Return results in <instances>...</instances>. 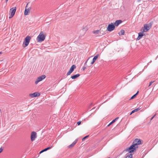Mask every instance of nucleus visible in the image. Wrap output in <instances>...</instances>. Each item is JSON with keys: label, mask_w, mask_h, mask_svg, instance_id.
Instances as JSON below:
<instances>
[{"label": "nucleus", "mask_w": 158, "mask_h": 158, "mask_svg": "<svg viewBox=\"0 0 158 158\" xmlns=\"http://www.w3.org/2000/svg\"><path fill=\"white\" fill-rule=\"evenodd\" d=\"M141 144V140L139 139H136L134 141L133 144L127 148V151L130 152H133L135 151L136 149L138 148V145Z\"/></svg>", "instance_id": "f257e3e1"}, {"label": "nucleus", "mask_w": 158, "mask_h": 158, "mask_svg": "<svg viewBox=\"0 0 158 158\" xmlns=\"http://www.w3.org/2000/svg\"><path fill=\"white\" fill-rule=\"evenodd\" d=\"M45 35L43 31H41L37 37V40L38 42H41L43 41L45 38Z\"/></svg>", "instance_id": "f03ea898"}, {"label": "nucleus", "mask_w": 158, "mask_h": 158, "mask_svg": "<svg viewBox=\"0 0 158 158\" xmlns=\"http://www.w3.org/2000/svg\"><path fill=\"white\" fill-rule=\"evenodd\" d=\"M151 27V25H149L148 24H144L143 25V27L141 28V31L142 33L146 32L150 29Z\"/></svg>", "instance_id": "7ed1b4c3"}, {"label": "nucleus", "mask_w": 158, "mask_h": 158, "mask_svg": "<svg viewBox=\"0 0 158 158\" xmlns=\"http://www.w3.org/2000/svg\"><path fill=\"white\" fill-rule=\"evenodd\" d=\"M31 38V37L29 36L26 37L24 39L23 44V48H25L30 43Z\"/></svg>", "instance_id": "20e7f679"}, {"label": "nucleus", "mask_w": 158, "mask_h": 158, "mask_svg": "<svg viewBox=\"0 0 158 158\" xmlns=\"http://www.w3.org/2000/svg\"><path fill=\"white\" fill-rule=\"evenodd\" d=\"M16 7H14L10 9V15L9 17V19H10L13 17L16 12Z\"/></svg>", "instance_id": "39448f33"}, {"label": "nucleus", "mask_w": 158, "mask_h": 158, "mask_svg": "<svg viewBox=\"0 0 158 158\" xmlns=\"http://www.w3.org/2000/svg\"><path fill=\"white\" fill-rule=\"evenodd\" d=\"M46 77V76L45 75H43L42 76H41L36 79V81H35V84H37L38 82L42 81L43 79H44Z\"/></svg>", "instance_id": "423d86ee"}, {"label": "nucleus", "mask_w": 158, "mask_h": 158, "mask_svg": "<svg viewBox=\"0 0 158 158\" xmlns=\"http://www.w3.org/2000/svg\"><path fill=\"white\" fill-rule=\"evenodd\" d=\"M115 28L114 25L112 23L109 24L107 28V30L109 31H111Z\"/></svg>", "instance_id": "0eeeda50"}, {"label": "nucleus", "mask_w": 158, "mask_h": 158, "mask_svg": "<svg viewBox=\"0 0 158 158\" xmlns=\"http://www.w3.org/2000/svg\"><path fill=\"white\" fill-rule=\"evenodd\" d=\"M37 137V134L35 131H32L31 133V139L32 141H34Z\"/></svg>", "instance_id": "6e6552de"}, {"label": "nucleus", "mask_w": 158, "mask_h": 158, "mask_svg": "<svg viewBox=\"0 0 158 158\" xmlns=\"http://www.w3.org/2000/svg\"><path fill=\"white\" fill-rule=\"evenodd\" d=\"M31 9V7H28V3L27 4L26 6V8L24 11V15H28L29 14Z\"/></svg>", "instance_id": "1a4fd4ad"}, {"label": "nucleus", "mask_w": 158, "mask_h": 158, "mask_svg": "<svg viewBox=\"0 0 158 158\" xmlns=\"http://www.w3.org/2000/svg\"><path fill=\"white\" fill-rule=\"evenodd\" d=\"M127 148L125 150V152H127L125 158H132L133 152H130L128 151H127Z\"/></svg>", "instance_id": "9d476101"}, {"label": "nucleus", "mask_w": 158, "mask_h": 158, "mask_svg": "<svg viewBox=\"0 0 158 158\" xmlns=\"http://www.w3.org/2000/svg\"><path fill=\"white\" fill-rule=\"evenodd\" d=\"M29 95L31 98H34L39 96L40 95V94L38 92H35L30 94Z\"/></svg>", "instance_id": "9b49d317"}, {"label": "nucleus", "mask_w": 158, "mask_h": 158, "mask_svg": "<svg viewBox=\"0 0 158 158\" xmlns=\"http://www.w3.org/2000/svg\"><path fill=\"white\" fill-rule=\"evenodd\" d=\"M76 66L74 65H73L70 68V70L67 73V75H69L74 70V69L76 68Z\"/></svg>", "instance_id": "f8f14e48"}, {"label": "nucleus", "mask_w": 158, "mask_h": 158, "mask_svg": "<svg viewBox=\"0 0 158 158\" xmlns=\"http://www.w3.org/2000/svg\"><path fill=\"white\" fill-rule=\"evenodd\" d=\"M78 140L77 139H76L73 142V143L71 144L70 145H69L68 147V148H69L71 149L73 147H74L75 144L77 143V142Z\"/></svg>", "instance_id": "ddd939ff"}, {"label": "nucleus", "mask_w": 158, "mask_h": 158, "mask_svg": "<svg viewBox=\"0 0 158 158\" xmlns=\"http://www.w3.org/2000/svg\"><path fill=\"white\" fill-rule=\"evenodd\" d=\"M143 33H142V32H139V33L138 36L137 38V40H139L142 38V37L143 36Z\"/></svg>", "instance_id": "4468645a"}, {"label": "nucleus", "mask_w": 158, "mask_h": 158, "mask_svg": "<svg viewBox=\"0 0 158 158\" xmlns=\"http://www.w3.org/2000/svg\"><path fill=\"white\" fill-rule=\"evenodd\" d=\"M98 55H97L95 56L94 57V58H93L92 61L91 62V64H93L94 63L95 61H96V60L98 58Z\"/></svg>", "instance_id": "2eb2a0df"}, {"label": "nucleus", "mask_w": 158, "mask_h": 158, "mask_svg": "<svg viewBox=\"0 0 158 158\" xmlns=\"http://www.w3.org/2000/svg\"><path fill=\"white\" fill-rule=\"evenodd\" d=\"M92 33L95 35H98L101 33L100 29L93 31Z\"/></svg>", "instance_id": "dca6fc26"}, {"label": "nucleus", "mask_w": 158, "mask_h": 158, "mask_svg": "<svg viewBox=\"0 0 158 158\" xmlns=\"http://www.w3.org/2000/svg\"><path fill=\"white\" fill-rule=\"evenodd\" d=\"M80 75L79 74H77L73 76H71V78L72 79H75L80 76Z\"/></svg>", "instance_id": "f3484780"}, {"label": "nucleus", "mask_w": 158, "mask_h": 158, "mask_svg": "<svg viewBox=\"0 0 158 158\" xmlns=\"http://www.w3.org/2000/svg\"><path fill=\"white\" fill-rule=\"evenodd\" d=\"M122 21L121 20H117L116 21L114 24L116 26H118L119 24H120L121 22Z\"/></svg>", "instance_id": "a211bd4d"}, {"label": "nucleus", "mask_w": 158, "mask_h": 158, "mask_svg": "<svg viewBox=\"0 0 158 158\" xmlns=\"http://www.w3.org/2000/svg\"><path fill=\"white\" fill-rule=\"evenodd\" d=\"M140 109V108H138L136 109H135L133 110L131 112V113H130V115H131V114H132L134 113V112H136L138 111Z\"/></svg>", "instance_id": "6ab92c4d"}, {"label": "nucleus", "mask_w": 158, "mask_h": 158, "mask_svg": "<svg viewBox=\"0 0 158 158\" xmlns=\"http://www.w3.org/2000/svg\"><path fill=\"white\" fill-rule=\"evenodd\" d=\"M139 93V91H138L137 92L136 94H135L134 95H133V96L131 97V98L130 99H134V98H135L136 96L137 95V94H138Z\"/></svg>", "instance_id": "aec40b11"}, {"label": "nucleus", "mask_w": 158, "mask_h": 158, "mask_svg": "<svg viewBox=\"0 0 158 158\" xmlns=\"http://www.w3.org/2000/svg\"><path fill=\"white\" fill-rule=\"evenodd\" d=\"M124 30H121L119 33V35H123L124 34Z\"/></svg>", "instance_id": "412c9836"}, {"label": "nucleus", "mask_w": 158, "mask_h": 158, "mask_svg": "<svg viewBox=\"0 0 158 158\" xmlns=\"http://www.w3.org/2000/svg\"><path fill=\"white\" fill-rule=\"evenodd\" d=\"M118 118H119V117H117L115 119L113 120L112 121H111V123L113 124V123H114L117 121V120L118 119Z\"/></svg>", "instance_id": "4be33fe9"}, {"label": "nucleus", "mask_w": 158, "mask_h": 158, "mask_svg": "<svg viewBox=\"0 0 158 158\" xmlns=\"http://www.w3.org/2000/svg\"><path fill=\"white\" fill-rule=\"evenodd\" d=\"M52 146H51L50 147H48V148L44 149L43 150L44 152L46 151H47V150L51 149L52 148Z\"/></svg>", "instance_id": "5701e85b"}, {"label": "nucleus", "mask_w": 158, "mask_h": 158, "mask_svg": "<svg viewBox=\"0 0 158 158\" xmlns=\"http://www.w3.org/2000/svg\"><path fill=\"white\" fill-rule=\"evenodd\" d=\"M89 136L88 135H87V136H85V137H84L82 139V140L83 141L84 140H85V139L88 138V137Z\"/></svg>", "instance_id": "b1692460"}, {"label": "nucleus", "mask_w": 158, "mask_h": 158, "mask_svg": "<svg viewBox=\"0 0 158 158\" xmlns=\"http://www.w3.org/2000/svg\"><path fill=\"white\" fill-rule=\"evenodd\" d=\"M154 82V81H151L149 85V86H150Z\"/></svg>", "instance_id": "393cba45"}, {"label": "nucleus", "mask_w": 158, "mask_h": 158, "mask_svg": "<svg viewBox=\"0 0 158 158\" xmlns=\"http://www.w3.org/2000/svg\"><path fill=\"white\" fill-rule=\"evenodd\" d=\"M3 149L2 147L1 148H0V153H1V152H2V151H3Z\"/></svg>", "instance_id": "a878e982"}, {"label": "nucleus", "mask_w": 158, "mask_h": 158, "mask_svg": "<svg viewBox=\"0 0 158 158\" xmlns=\"http://www.w3.org/2000/svg\"><path fill=\"white\" fill-rule=\"evenodd\" d=\"M81 123V121H79L77 123V124L78 125H80Z\"/></svg>", "instance_id": "bb28decb"}, {"label": "nucleus", "mask_w": 158, "mask_h": 158, "mask_svg": "<svg viewBox=\"0 0 158 158\" xmlns=\"http://www.w3.org/2000/svg\"><path fill=\"white\" fill-rule=\"evenodd\" d=\"M112 123H111V122L107 126L109 127Z\"/></svg>", "instance_id": "cd10ccee"}, {"label": "nucleus", "mask_w": 158, "mask_h": 158, "mask_svg": "<svg viewBox=\"0 0 158 158\" xmlns=\"http://www.w3.org/2000/svg\"><path fill=\"white\" fill-rule=\"evenodd\" d=\"M155 115L153 116L151 118V120H152L154 117V116H155Z\"/></svg>", "instance_id": "c85d7f7f"}, {"label": "nucleus", "mask_w": 158, "mask_h": 158, "mask_svg": "<svg viewBox=\"0 0 158 158\" xmlns=\"http://www.w3.org/2000/svg\"><path fill=\"white\" fill-rule=\"evenodd\" d=\"M85 67H83V70H85Z\"/></svg>", "instance_id": "c756f323"}, {"label": "nucleus", "mask_w": 158, "mask_h": 158, "mask_svg": "<svg viewBox=\"0 0 158 158\" xmlns=\"http://www.w3.org/2000/svg\"><path fill=\"white\" fill-rule=\"evenodd\" d=\"M42 153V151H41L40 152V154L41 153Z\"/></svg>", "instance_id": "7c9ffc66"}, {"label": "nucleus", "mask_w": 158, "mask_h": 158, "mask_svg": "<svg viewBox=\"0 0 158 158\" xmlns=\"http://www.w3.org/2000/svg\"><path fill=\"white\" fill-rule=\"evenodd\" d=\"M8 0H6V2L7 3V1H8Z\"/></svg>", "instance_id": "2f4dec72"}, {"label": "nucleus", "mask_w": 158, "mask_h": 158, "mask_svg": "<svg viewBox=\"0 0 158 158\" xmlns=\"http://www.w3.org/2000/svg\"><path fill=\"white\" fill-rule=\"evenodd\" d=\"M2 53V52H0V54H1Z\"/></svg>", "instance_id": "473e14b6"}, {"label": "nucleus", "mask_w": 158, "mask_h": 158, "mask_svg": "<svg viewBox=\"0 0 158 158\" xmlns=\"http://www.w3.org/2000/svg\"><path fill=\"white\" fill-rule=\"evenodd\" d=\"M42 151V152H44V151L43 150H42V151Z\"/></svg>", "instance_id": "72a5a7b5"}]
</instances>
